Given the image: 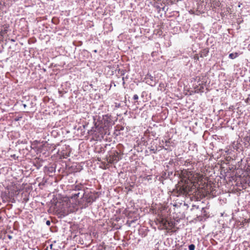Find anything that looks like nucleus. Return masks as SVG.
<instances>
[{
	"mask_svg": "<svg viewBox=\"0 0 250 250\" xmlns=\"http://www.w3.org/2000/svg\"><path fill=\"white\" fill-rule=\"evenodd\" d=\"M195 245L193 244H191L188 246L189 250H195Z\"/></svg>",
	"mask_w": 250,
	"mask_h": 250,
	"instance_id": "nucleus-6",
	"label": "nucleus"
},
{
	"mask_svg": "<svg viewBox=\"0 0 250 250\" xmlns=\"http://www.w3.org/2000/svg\"><path fill=\"white\" fill-rule=\"evenodd\" d=\"M185 178L186 179H183L181 181L183 182L185 180V183L182 185L179 184V190L182 193L187 194L192 190L191 185L196 187L195 184L202 180V176L197 173L189 171L187 172Z\"/></svg>",
	"mask_w": 250,
	"mask_h": 250,
	"instance_id": "nucleus-1",
	"label": "nucleus"
},
{
	"mask_svg": "<svg viewBox=\"0 0 250 250\" xmlns=\"http://www.w3.org/2000/svg\"><path fill=\"white\" fill-rule=\"evenodd\" d=\"M46 223L48 226L50 225V224L49 221H47Z\"/></svg>",
	"mask_w": 250,
	"mask_h": 250,
	"instance_id": "nucleus-8",
	"label": "nucleus"
},
{
	"mask_svg": "<svg viewBox=\"0 0 250 250\" xmlns=\"http://www.w3.org/2000/svg\"><path fill=\"white\" fill-rule=\"evenodd\" d=\"M118 160L119 159L117 154L110 155L107 159L108 162L110 163L117 162Z\"/></svg>",
	"mask_w": 250,
	"mask_h": 250,
	"instance_id": "nucleus-3",
	"label": "nucleus"
},
{
	"mask_svg": "<svg viewBox=\"0 0 250 250\" xmlns=\"http://www.w3.org/2000/svg\"><path fill=\"white\" fill-rule=\"evenodd\" d=\"M238 56V53H230L229 55V58L231 59H234Z\"/></svg>",
	"mask_w": 250,
	"mask_h": 250,
	"instance_id": "nucleus-4",
	"label": "nucleus"
},
{
	"mask_svg": "<svg viewBox=\"0 0 250 250\" xmlns=\"http://www.w3.org/2000/svg\"><path fill=\"white\" fill-rule=\"evenodd\" d=\"M79 193L74 194L69 199V202L72 203L73 208H75L79 204V202L77 200V198L79 196Z\"/></svg>",
	"mask_w": 250,
	"mask_h": 250,
	"instance_id": "nucleus-2",
	"label": "nucleus"
},
{
	"mask_svg": "<svg viewBox=\"0 0 250 250\" xmlns=\"http://www.w3.org/2000/svg\"><path fill=\"white\" fill-rule=\"evenodd\" d=\"M104 127H107L108 126L109 121H108L107 116H105V117H104Z\"/></svg>",
	"mask_w": 250,
	"mask_h": 250,
	"instance_id": "nucleus-5",
	"label": "nucleus"
},
{
	"mask_svg": "<svg viewBox=\"0 0 250 250\" xmlns=\"http://www.w3.org/2000/svg\"><path fill=\"white\" fill-rule=\"evenodd\" d=\"M138 98H139V97H138V96L137 95L135 94V95H134L133 96V99L134 100H137L138 99Z\"/></svg>",
	"mask_w": 250,
	"mask_h": 250,
	"instance_id": "nucleus-7",
	"label": "nucleus"
}]
</instances>
